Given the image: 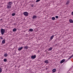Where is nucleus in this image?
I'll return each instance as SVG.
<instances>
[{
	"label": "nucleus",
	"instance_id": "18",
	"mask_svg": "<svg viewBox=\"0 0 73 73\" xmlns=\"http://www.w3.org/2000/svg\"><path fill=\"white\" fill-rule=\"evenodd\" d=\"M69 4V1H68L66 2V5H68V4Z\"/></svg>",
	"mask_w": 73,
	"mask_h": 73
},
{
	"label": "nucleus",
	"instance_id": "7",
	"mask_svg": "<svg viewBox=\"0 0 73 73\" xmlns=\"http://www.w3.org/2000/svg\"><path fill=\"white\" fill-rule=\"evenodd\" d=\"M69 22L70 23H73V20L72 19H70L69 20Z\"/></svg>",
	"mask_w": 73,
	"mask_h": 73
},
{
	"label": "nucleus",
	"instance_id": "19",
	"mask_svg": "<svg viewBox=\"0 0 73 73\" xmlns=\"http://www.w3.org/2000/svg\"><path fill=\"white\" fill-rule=\"evenodd\" d=\"M52 20H55V17H52Z\"/></svg>",
	"mask_w": 73,
	"mask_h": 73
},
{
	"label": "nucleus",
	"instance_id": "31",
	"mask_svg": "<svg viewBox=\"0 0 73 73\" xmlns=\"http://www.w3.org/2000/svg\"><path fill=\"white\" fill-rule=\"evenodd\" d=\"M2 20V19H1V20Z\"/></svg>",
	"mask_w": 73,
	"mask_h": 73
},
{
	"label": "nucleus",
	"instance_id": "22",
	"mask_svg": "<svg viewBox=\"0 0 73 73\" xmlns=\"http://www.w3.org/2000/svg\"><path fill=\"white\" fill-rule=\"evenodd\" d=\"M3 61H4V62H6V61H7V59H4L3 60Z\"/></svg>",
	"mask_w": 73,
	"mask_h": 73
},
{
	"label": "nucleus",
	"instance_id": "6",
	"mask_svg": "<svg viewBox=\"0 0 73 73\" xmlns=\"http://www.w3.org/2000/svg\"><path fill=\"white\" fill-rule=\"evenodd\" d=\"M65 59H63L60 62L61 64V63H63V62H65Z\"/></svg>",
	"mask_w": 73,
	"mask_h": 73
},
{
	"label": "nucleus",
	"instance_id": "11",
	"mask_svg": "<svg viewBox=\"0 0 73 73\" xmlns=\"http://www.w3.org/2000/svg\"><path fill=\"white\" fill-rule=\"evenodd\" d=\"M2 44H4V43H5V39L3 40H2Z\"/></svg>",
	"mask_w": 73,
	"mask_h": 73
},
{
	"label": "nucleus",
	"instance_id": "27",
	"mask_svg": "<svg viewBox=\"0 0 73 73\" xmlns=\"http://www.w3.org/2000/svg\"><path fill=\"white\" fill-rule=\"evenodd\" d=\"M55 17L56 19H58V16H56Z\"/></svg>",
	"mask_w": 73,
	"mask_h": 73
},
{
	"label": "nucleus",
	"instance_id": "29",
	"mask_svg": "<svg viewBox=\"0 0 73 73\" xmlns=\"http://www.w3.org/2000/svg\"><path fill=\"white\" fill-rule=\"evenodd\" d=\"M31 7H33L34 6H33V5H31Z\"/></svg>",
	"mask_w": 73,
	"mask_h": 73
},
{
	"label": "nucleus",
	"instance_id": "3",
	"mask_svg": "<svg viewBox=\"0 0 73 73\" xmlns=\"http://www.w3.org/2000/svg\"><path fill=\"white\" fill-rule=\"evenodd\" d=\"M36 57V55H35L34 56L32 55L31 56V58L32 59H34Z\"/></svg>",
	"mask_w": 73,
	"mask_h": 73
},
{
	"label": "nucleus",
	"instance_id": "20",
	"mask_svg": "<svg viewBox=\"0 0 73 73\" xmlns=\"http://www.w3.org/2000/svg\"><path fill=\"white\" fill-rule=\"evenodd\" d=\"M1 72H2V68H1L0 67V73H1Z\"/></svg>",
	"mask_w": 73,
	"mask_h": 73
},
{
	"label": "nucleus",
	"instance_id": "17",
	"mask_svg": "<svg viewBox=\"0 0 73 73\" xmlns=\"http://www.w3.org/2000/svg\"><path fill=\"white\" fill-rule=\"evenodd\" d=\"M33 31V29H30L29 30V31H30L31 32H32Z\"/></svg>",
	"mask_w": 73,
	"mask_h": 73
},
{
	"label": "nucleus",
	"instance_id": "5",
	"mask_svg": "<svg viewBox=\"0 0 73 73\" xmlns=\"http://www.w3.org/2000/svg\"><path fill=\"white\" fill-rule=\"evenodd\" d=\"M7 8H8V9H10V8H11V5H7Z\"/></svg>",
	"mask_w": 73,
	"mask_h": 73
},
{
	"label": "nucleus",
	"instance_id": "30",
	"mask_svg": "<svg viewBox=\"0 0 73 73\" xmlns=\"http://www.w3.org/2000/svg\"><path fill=\"white\" fill-rule=\"evenodd\" d=\"M38 52H40V50H38Z\"/></svg>",
	"mask_w": 73,
	"mask_h": 73
},
{
	"label": "nucleus",
	"instance_id": "10",
	"mask_svg": "<svg viewBox=\"0 0 73 73\" xmlns=\"http://www.w3.org/2000/svg\"><path fill=\"white\" fill-rule=\"evenodd\" d=\"M48 60H45L44 62V63H46V64H48Z\"/></svg>",
	"mask_w": 73,
	"mask_h": 73
},
{
	"label": "nucleus",
	"instance_id": "13",
	"mask_svg": "<svg viewBox=\"0 0 73 73\" xmlns=\"http://www.w3.org/2000/svg\"><path fill=\"white\" fill-rule=\"evenodd\" d=\"M52 50V47H51L49 48H48V51H49V50Z\"/></svg>",
	"mask_w": 73,
	"mask_h": 73
},
{
	"label": "nucleus",
	"instance_id": "4",
	"mask_svg": "<svg viewBox=\"0 0 73 73\" xmlns=\"http://www.w3.org/2000/svg\"><path fill=\"white\" fill-rule=\"evenodd\" d=\"M23 47H19L18 48V50H19V51H20V50H21V49H23Z\"/></svg>",
	"mask_w": 73,
	"mask_h": 73
},
{
	"label": "nucleus",
	"instance_id": "8",
	"mask_svg": "<svg viewBox=\"0 0 73 73\" xmlns=\"http://www.w3.org/2000/svg\"><path fill=\"white\" fill-rule=\"evenodd\" d=\"M8 5H11L12 4V2H10L9 3H8Z\"/></svg>",
	"mask_w": 73,
	"mask_h": 73
},
{
	"label": "nucleus",
	"instance_id": "28",
	"mask_svg": "<svg viewBox=\"0 0 73 73\" xmlns=\"http://www.w3.org/2000/svg\"><path fill=\"white\" fill-rule=\"evenodd\" d=\"M71 13H72V15H73V12H72Z\"/></svg>",
	"mask_w": 73,
	"mask_h": 73
},
{
	"label": "nucleus",
	"instance_id": "2",
	"mask_svg": "<svg viewBox=\"0 0 73 73\" xmlns=\"http://www.w3.org/2000/svg\"><path fill=\"white\" fill-rule=\"evenodd\" d=\"M24 15H25V16L27 17V16H28V12H25L24 13Z\"/></svg>",
	"mask_w": 73,
	"mask_h": 73
},
{
	"label": "nucleus",
	"instance_id": "16",
	"mask_svg": "<svg viewBox=\"0 0 73 73\" xmlns=\"http://www.w3.org/2000/svg\"><path fill=\"white\" fill-rule=\"evenodd\" d=\"M53 37H54V35H53L51 37L50 39H51V40H52V39H53Z\"/></svg>",
	"mask_w": 73,
	"mask_h": 73
},
{
	"label": "nucleus",
	"instance_id": "25",
	"mask_svg": "<svg viewBox=\"0 0 73 73\" xmlns=\"http://www.w3.org/2000/svg\"><path fill=\"white\" fill-rule=\"evenodd\" d=\"M40 1V0H37L36 1V3H37L38 2V1Z\"/></svg>",
	"mask_w": 73,
	"mask_h": 73
},
{
	"label": "nucleus",
	"instance_id": "21",
	"mask_svg": "<svg viewBox=\"0 0 73 73\" xmlns=\"http://www.w3.org/2000/svg\"><path fill=\"white\" fill-rule=\"evenodd\" d=\"M12 16H15V13H13L12 14Z\"/></svg>",
	"mask_w": 73,
	"mask_h": 73
},
{
	"label": "nucleus",
	"instance_id": "23",
	"mask_svg": "<svg viewBox=\"0 0 73 73\" xmlns=\"http://www.w3.org/2000/svg\"><path fill=\"white\" fill-rule=\"evenodd\" d=\"M24 48L25 49H27L28 48V46H26L24 47Z\"/></svg>",
	"mask_w": 73,
	"mask_h": 73
},
{
	"label": "nucleus",
	"instance_id": "26",
	"mask_svg": "<svg viewBox=\"0 0 73 73\" xmlns=\"http://www.w3.org/2000/svg\"><path fill=\"white\" fill-rule=\"evenodd\" d=\"M0 38H1V40H3V37H2V36H1V37H0Z\"/></svg>",
	"mask_w": 73,
	"mask_h": 73
},
{
	"label": "nucleus",
	"instance_id": "15",
	"mask_svg": "<svg viewBox=\"0 0 73 73\" xmlns=\"http://www.w3.org/2000/svg\"><path fill=\"white\" fill-rule=\"evenodd\" d=\"M17 30V29H14L13 31V32H15V31H16Z\"/></svg>",
	"mask_w": 73,
	"mask_h": 73
},
{
	"label": "nucleus",
	"instance_id": "12",
	"mask_svg": "<svg viewBox=\"0 0 73 73\" xmlns=\"http://www.w3.org/2000/svg\"><path fill=\"white\" fill-rule=\"evenodd\" d=\"M4 57H7V56H8V54L7 53L5 54L4 55Z\"/></svg>",
	"mask_w": 73,
	"mask_h": 73
},
{
	"label": "nucleus",
	"instance_id": "9",
	"mask_svg": "<svg viewBox=\"0 0 73 73\" xmlns=\"http://www.w3.org/2000/svg\"><path fill=\"white\" fill-rule=\"evenodd\" d=\"M37 17V16L36 15L33 16V19H36V18Z\"/></svg>",
	"mask_w": 73,
	"mask_h": 73
},
{
	"label": "nucleus",
	"instance_id": "1",
	"mask_svg": "<svg viewBox=\"0 0 73 73\" xmlns=\"http://www.w3.org/2000/svg\"><path fill=\"white\" fill-rule=\"evenodd\" d=\"M1 34H2V35H3L4 33V32H5V29H1Z\"/></svg>",
	"mask_w": 73,
	"mask_h": 73
},
{
	"label": "nucleus",
	"instance_id": "14",
	"mask_svg": "<svg viewBox=\"0 0 73 73\" xmlns=\"http://www.w3.org/2000/svg\"><path fill=\"white\" fill-rule=\"evenodd\" d=\"M56 70V69H54L52 70L53 72H55Z\"/></svg>",
	"mask_w": 73,
	"mask_h": 73
},
{
	"label": "nucleus",
	"instance_id": "24",
	"mask_svg": "<svg viewBox=\"0 0 73 73\" xmlns=\"http://www.w3.org/2000/svg\"><path fill=\"white\" fill-rule=\"evenodd\" d=\"M73 55H72L71 56H70V57L69 58H68V60H69V59L71 58H72V57H73Z\"/></svg>",
	"mask_w": 73,
	"mask_h": 73
}]
</instances>
